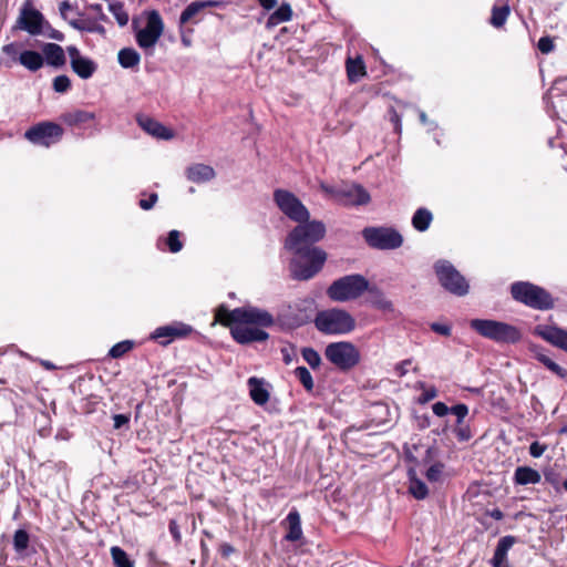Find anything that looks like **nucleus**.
Here are the masks:
<instances>
[{"mask_svg": "<svg viewBox=\"0 0 567 567\" xmlns=\"http://www.w3.org/2000/svg\"><path fill=\"white\" fill-rule=\"evenodd\" d=\"M326 227L319 220L299 223L290 233V248L293 258L290 262V272L297 280H308L317 275L327 260V254L313 244L323 238Z\"/></svg>", "mask_w": 567, "mask_h": 567, "instance_id": "f257e3e1", "label": "nucleus"}, {"mask_svg": "<svg viewBox=\"0 0 567 567\" xmlns=\"http://www.w3.org/2000/svg\"><path fill=\"white\" fill-rule=\"evenodd\" d=\"M215 317L219 323L230 329L231 337L240 344L267 340L269 336L264 328L274 323L268 311L249 305L233 310L219 306Z\"/></svg>", "mask_w": 567, "mask_h": 567, "instance_id": "f03ea898", "label": "nucleus"}, {"mask_svg": "<svg viewBox=\"0 0 567 567\" xmlns=\"http://www.w3.org/2000/svg\"><path fill=\"white\" fill-rule=\"evenodd\" d=\"M316 328L324 334H348L355 329V319L344 309L331 308L318 312Z\"/></svg>", "mask_w": 567, "mask_h": 567, "instance_id": "7ed1b4c3", "label": "nucleus"}, {"mask_svg": "<svg viewBox=\"0 0 567 567\" xmlns=\"http://www.w3.org/2000/svg\"><path fill=\"white\" fill-rule=\"evenodd\" d=\"M369 289V281L362 275H348L334 280L327 289V296L334 302H347L361 297Z\"/></svg>", "mask_w": 567, "mask_h": 567, "instance_id": "20e7f679", "label": "nucleus"}, {"mask_svg": "<svg viewBox=\"0 0 567 567\" xmlns=\"http://www.w3.org/2000/svg\"><path fill=\"white\" fill-rule=\"evenodd\" d=\"M512 297L533 309L549 310L554 308V299L544 288L528 281H518L511 287Z\"/></svg>", "mask_w": 567, "mask_h": 567, "instance_id": "39448f33", "label": "nucleus"}, {"mask_svg": "<svg viewBox=\"0 0 567 567\" xmlns=\"http://www.w3.org/2000/svg\"><path fill=\"white\" fill-rule=\"evenodd\" d=\"M470 327L484 338L496 342H516L520 339L518 329L506 322L489 319H473Z\"/></svg>", "mask_w": 567, "mask_h": 567, "instance_id": "423d86ee", "label": "nucleus"}, {"mask_svg": "<svg viewBox=\"0 0 567 567\" xmlns=\"http://www.w3.org/2000/svg\"><path fill=\"white\" fill-rule=\"evenodd\" d=\"M326 359L339 370L349 371L361 360L359 349L349 341L329 343L324 349Z\"/></svg>", "mask_w": 567, "mask_h": 567, "instance_id": "0eeeda50", "label": "nucleus"}, {"mask_svg": "<svg viewBox=\"0 0 567 567\" xmlns=\"http://www.w3.org/2000/svg\"><path fill=\"white\" fill-rule=\"evenodd\" d=\"M362 237L370 247L379 250H393L403 244L402 235L391 227H365Z\"/></svg>", "mask_w": 567, "mask_h": 567, "instance_id": "6e6552de", "label": "nucleus"}, {"mask_svg": "<svg viewBox=\"0 0 567 567\" xmlns=\"http://www.w3.org/2000/svg\"><path fill=\"white\" fill-rule=\"evenodd\" d=\"M437 279L442 287L451 293L464 296L468 292V284L465 278L446 260H439L434 265Z\"/></svg>", "mask_w": 567, "mask_h": 567, "instance_id": "1a4fd4ad", "label": "nucleus"}, {"mask_svg": "<svg viewBox=\"0 0 567 567\" xmlns=\"http://www.w3.org/2000/svg\"><path fill=\"white\" fill-rule=\"evenodd\" d=\"M164 31V23L155 10L147 14L146 25L136 31L135 39L140 48L153 50Z\"/></svg>", "mask_w": 567, "mask_h": 567, "instance_id": "9d476101", "label": "nucleus"}, {"mask_svg": "<svg viewBox=\"0 0 567 567\" xmlns=\"http://www.w3.org/2000/svg\"><path fill=\"white\" fill-rule=\"evenodd\" d=\"M63 135V128L52 122H42L30 127L24 136L28 141L35 145L49 147L59 142Z\"/></svg>", "mask_w": 567, "mask_h": 567, "instance_id": "9b49d317", "label": "nucleus"}, {"mask_svg": "<svg viewBox=\"0 0 567 567\" xmlns=\"http://www.w3.org/2000/svg\"><path fill=\"white\" fill-rule=\"evenodd\" d=\"M42 13L34 9L30 1H27L20 10L16 27L27 31L31 35H38L42 33Z\"/></svg>", "mask_w": 567, "mask_h": 567, "instance_id": "f8f14e48", "label": "nucleus"}, {"mask_svg": "<svg viewBox=\"0 0 567 567\" xmlns=\"http://www.w3.org/2000/svg\"><path fill=\"white\" fill-rule=\"evenodd\" d=\"M193 332V327L186 324L184 322H173L171 324L162 326L156 328L152 334L151 339L158 340V342L163 346H167L173 340L177 338L187 337Z\"/></svg>", "mask_w": 567, "mask_h": 567, "instance_id": "ddd939ff", "label": "nucleus"}, {"mask_svg": "<svg viewBox=\"0 0 567 567\" xmlns=\"http://www.w3.org/2000/svg\"><path fill=\"white\" fill-rule=\"evenodd\" d=\"M66 52L70 56V64L75 74L81 79H90L97 69L96 63L85 56H82L79 49L74 45L66 48Z\"/></svg>", "mask_w": 567, "mask_h": 567, "instance_id": "4468645a", "label": "nucleus"}, {"mask_svg": "<svg viewBox=\"0 0 567 567\" xmlns=\"http://www.w3.org/2000/svg\"><path fill=\"white\" fill-rule=\"evenodd\" d=\"M312 302L309 299H302L293 305H289L286 311V327L297 328L310 320Z\"/></svg>", "mask_w": 567, "mask_h": 567, "instance_id": "2eb2a0df", "label": "nucleus"}, {"mask_svg": "<svg viewBox=\"0 0 567 567\" xmlns=\"http://www.w3.org/2000/svg\"><path fill=\"white\" fill-rule=\"evenodd\" d=\"M338 204L343 206H360L370 203L371 197L368 190L359 184L341 187Z\"/></svg>", "mask_w": 567, "mask_h": 567, "instance_id": "dca6fc26", "label": "nucleus"}, {"mask_svg": "<svg viewBox=\"0 0 567 567\" xmlns=\"http://www.w3.org/2000/svg\"><path fill=\"white\" fill-rule=\"evenodd\" d=\"M535 333L551 346L567 352V330L556 326H537Z\"/></svg>", "mask_w": 567, "mask_h": 567, "instance_id": "f3484780", "label": "nucleus"}, {"mask_svg": "<svg viewBox=\"0 0 567 567\" xmlns=\"http://www.w3.org/2000/svg\"><path fill=\"white\" fill-rule=\"evenodd\" d=\"M224 2L219 0H198L189 3L179 17V24L184 25L190 21L198 22L196 17L206 8H219L223 7Z\"/></svg>", "mask_w": 567, "mask_h": 567, "instance_id": "a211bd4d", "label": "nucleus"}, {"mask_svg": "<svg viewBox=\"0 0 567 567\" xmlns=\"http://www.w3.org/2000/svg\"><path fill=\"white\" fill-rule=\"evenodd\" d=\"M286 217L296 223L309 220L310 213L308 208L293 194L286 192Z\"/></svg>", "mask_w": 567, "mask_h": 567, "instance_id": "6ab92c4d", "label": "nucleus"}, {"mask_svg": "<svg viewBox=\"0 0 567 567\" xmlns=\"http://www.w3.org/2000/svg\"><path fill=\"white\" fill-rule=\"evenodd\" d=\"M136 121L146 133L156 138L167 141L174 137V133L172 130L167 128L162 123L155 121L152 117L138 115Z\"/></svg>", "mask_w": 567, "mask_h": 567, "instance_id": "aec40b11", "label": "nucleus"}, {"mask_svg": "<svg viewBox=\"0 0 567 567\" xmlns=\"http://www.w3.org/2000/svg\"><path fill=\"white\" fill-rule=\"evenodd\" d=\"M515 542L516 539L514 536H504L498 540L492 559L493 567H511L507 560V553Z\"/></svg>", "mask_w": 567, "mask_h": 567, "instance_id": "412c9836", "label": "nucleus"}, {"mask_svg": "<svg viewBox=\"0 0 567 567\" xmlns=\"http://www.w3.org/2000/svg\"><path fill=\"white\" fill-rule=\"evenodd\" d=\"M247 385L249 389V395L256 404L264 405L267 403L269 400V391L262 379L251 377L248 379Z\"/></svg>", "mask_w": 567, "mask_h": 567, "instance_id": "4be33fe9", "label": "nucleus"}, {"mask_svg": "<svg viewBox=\"0 0 567 567\" xmlns=\"http://www.w3.org/2000/svg\"><path fill=\"white\" fill-rule=\"evenodd\" d=\"M42 53L44 61L51 66L61 68L65 64L64 50L56 43H45Z\"/></svg>", "mask_w": 567, "mask_h": 567, "instance_id": "5701e85b", "label": "nucleus"}, {"mask_svg": "<svg viewBox=\"0 0 567 567\" xmlns=\"http://www.w3.org/2000/svg\"><path fill=\"white\" fill-rule=\"evenodd\" d=\"M186 176L193 183H206L215 177V171L209 165L194 164L187 168Z\"/></svg>", "mask_w": 567, "mask_h": 567, "instance_id": "b1692460", "label": "nucleus"}, {"mask_svg": "<svg viewBox=\"0 0 567 567\" xmlns=\"http://www.w3.org/2000/svg\"><path fill=\"white\" fill-rule=\"evenodd\" d=\"M288 523V533L286 534V540L290 542H300V544H303L302 538V528H301V520L299 513L293 509L291 511L287 518Z\"/></svg>", "mask_w": 567, "mask_h": 567, "instance_id": "393cba45", "label": "nucleus"}, {"mask_svg": "<svg viewBox=\"0 0 567 567\" xmlns=\"http://www.w3.org/2000/svg\"><path fill=\"white\" fill-rule=\"evenodd\" d=\"M19 63L31 72H37L44 64V58L41 53L32 50H24L19 55Z\"/></svg>", "mask_w": 567, "mask_h": 567, "instance_id": "a878e982", "label": "nucleus"}, {"mask_svg": "<svg viewBox=\"0 0 567 567\" xmlns=\"http://www.w3.org/2000/svg\"><path fill=\"white\" fill-rule=\"evenodd\" d=\"M540 480L539 472L529 466H518L514 473V482L518 485L538 484Z\"/></svg>", "mask_w": 567, "mask_h": 567, "instance_id": "bb28decb", "label": "nucleus"}, {"mask_svg": "<svg viewBox=\"0 0 567 567\" xmlns=\"http://www.w3.org/2000/svg\"><path fill=\"white\" fill-rule=\"evenodd\" d=\"M369 292L368 302L383 311H392L393 310V303L391 300L386 298L383 291H381L377 287H370L367 290Z\"/></svg>", "mask_w": 567, "mask_h": 567, "instance_id": "cd10ccee", "label": "nucleus"}, {"mask_svg": "<svg viewBox=\"0 0 567 567\" xmlns=\"http://www.w3.org/2000/svg\"><path fill=\"white\" fill-rule=\"evenodd\" d=\"M118 63L124 69H131L140 64L141 56L138 52L132 48H124L117 54Z\"/></svg>", "mask_w": 567, "mask_h": 567, "instance_id": "c85d7f7f", "label": "nucleus"}, {"mask_svg": "<svg viewBox=\"0 0 567 567\" xmlns=\"http://www.w3.org/2000/svg\"><path fill=\"white\" fill-rule=\"evenodd\" d=\"M433 219L432 213L426 208H419L413 217H412V225L417 231H425Z\"/></svg>", "mask_w": 567, "mask_h": 567, "instance_id": "c756f323", "label": "nucleus"}, {"mask_svg": "<svg viewBox=\"0 0 567 567\" xmlns=\"http://www.w3.org/2000/svg\"><path fill=\"white\" fill-rule=\"evenodd\" d=\"M410 478V493L417 499H423L427 496L429 491L424 482L416 477L413 470L409 471Z\"/></svg>", "mask_w": 567, "mask_h": 567, "instance_id": "7c9ffc66", "label": "nucleus"}, {"mask_svg": "<svg viewBox=\"0 0 567 567\" xmlns=\"http://www.w3.org/2000/svg\"><path fill=\"white\" fill-rule=\"evenodd\" d=\"M347 73L351 82H357L365 74V68L361 58L347 60Z\"/></svg>", "mask_w": 567, "mask_h": 567, "instance_id": "2f4dec72", "label": "nucleus"}, {"mask_svg": "<svg viewBox=\"0 0 567 567\" xmlns=\"http://www.w3.org/2000/svg\"><path fill=\"white\" fill-rule=\"evenodd\" d=\"M95 118L94 113L86 111H75L64 115V122L69 125H79L93 121Z\"/></svg>", "mask_w": 567, "mask_h": 567, "instance_id": "473e14b6", "label": "nucleus"}, {"mask_svg": "<svg viewBox=\"0 0 567 567\" xmlns=\"http://www.w3.org/2000/svg\"><path fill=\"white\" fill-rule=\"evenodd\" d=\"M509 16V7L508 6H502V7H493L492 10V17H491V24L495 28H501L505 24L507 18Z\"/></svg>", "mask_w": 567, "mask_h": 567, "instance_id": "72a5a7b5", "label": "nucleus"}, {"mask_svg": "<svg viewBox=\"0 0 567 567\" xmlns=\"http://www.w3.org/2000/svg\"><path fill=\"white\" fill-rule=\"evenodd\" d=\"M110 551L116 567H134L127 554L121 547L113 546Z\"/></svg>", "mask_w": 567, "mask_h": 567, "instance_id": "f704fd0d", "label": "nucleus"}, {"mask_svg": "<svg viewBox=\"0 0 567 567\" xmlns=\"http://www.w3.org/2000/svg\"><path fill=\"white\" fill-rule=\"evenodd\" d=\"M295 375L308 392H311L313 390V386H315L313 379L307 368L298 367L295 370Z\"/></svg>", "mask_w": 567, "mask_h": 567, "instance_id": "c9c22d12", "label": "nucleus"}, {"mask_svg": "<svg viewBox=\"0 0 567 567\" xmlns=\"http://www.w3.org/2000/svg\"><path fill=\"white\" fill-rule=\"evenodd\" d=\"M29 546V534L24 529H18L13 536V548L17 553H23Z\"/></svg>", "mask_w": 567, "mask_h": 567, "instance_id": "e433bc0d", "label": "nucleus"}, {"mask_svg": "<svg viewBox=\"0 0 567 567\" xmlns=\"http://www.w3.org/2000/svg\"><path fill=\"white\" fill-rule=\"evenodd\" d=\"M302 358L312 368L317 369L321 364V357L320 354L312 348H303L302 351Z\"/></svg>", "mask_w": 567, "mask_h": 567, "instance_id": "4c0bfd02", "label": "nucleus"}, {"mask_svg": "<svg viewBox=\"0 0 567 567\" xmlns=\"http://www.w3.org/2000/svg\"><path fill=\"white\" fill-rule=\"evenodd\" d=\"M132 348H133L132 341H130V340L121 341V342L114 344L110 349L109 355L114 359H117V358H121L122 355H124L125 353H127L130 350H132Z\"/></svg>", "mask_w": 567, "mask_h": 567, "instance_id": "58836bf2", "label": "nucleus"}, {"mask_svg": "<svg viewBox=\"0 0 567 567\" xmlns=\"http://www.w3.org/2000/svg\"><path fill=\"white\" fill-rule=\"evenodd\" d=\"M179 237H181V233L178 230H171L168 233L166 244H167L171 252L176 254L182 250L183 244H182Z\"/></svg>", "mask_w": 567, "mask_h": 567, "instance_id": "ea45409f", "label": "nucleus"}, {"mask_svg": "<svg viewBox=\"0 0 567 567\" xmlns=\"http://www.w3.org/2000/svg\"><path fill=\"white\" fill-rule=\"evenodd\" d=\"M21 44L11 42L2 47V52L11 59V62H19Z\"/></svg>", "mask_w": 567, "mask_h": 567, "instance_id": "a19ab883", "label": "nucleus"}, {"mask_svg": "<svg viewBox=\"0 0 567 567\" xmlns=\"http://www.w3.org/2000/svg\"><path fill=\"white\" fill-rule=\"evenodd\" d=\"M71 87V81L66 75H58L53 79V90L58 93H65Z\"/></svg>", "mask_w": 567, "mask_h": 567, "instance_id": "79ce46f5", "label": "nucleus"}, {"mask_svg": "<svg viewBox=\"0 0 567 567\" xmlns=\"http://www.w3.org/2000/svg\"><path fill=\"white\" fill-rule=\"evenodd\" d=\"M451 413L457 417V425H462L463 420L468 414V408L466 404L460 403L451 408Z\"/></svg>", "mask_w": 567, "mask_h": 567, "instance_id": "37998d69", "label": "nucleus"}, {"mask_svg": "<svg viewBox=\"0 0 567 567\" xmlns=\"http://www.w3.org/2000/svg\"><path fill=\"white\" fill-rule=\"evenodd\" d=\"M284 22V4L280 6L268 19L267 21V28H272L275 25L280 24Z\"/></svg>", "mask_w": 567, "mask_h": 567, "instance_id": "c03bdc74", "label": "nucleus"}, {"mask_svg": "<svg viewBox=\"0 0 567 567\" xmlns=\"http://www.w3.org/2000/svg\"><path fill=\"white\" fill-rule=\"evenodd\" d=\"M120 25H125L128 22V16L122 10L118 4L110 6Z\"/></svg>", "mask_w": 567, "mask_h": 567, "instance_id": "a18cd8bd", "label": "nucleus"}, {"mask_svg": "<svg viewBox=\"0 0 567 567\" xmlns=\"http://www.w3.org/2000/svg\"><path fill=\"white\" fill-rule=\"evenodd\" d=\"M443 466L441 464H434L426 471V478L431 482H436L442 475Z\"/></svg>", "mask_w": 567, "mask_h": 567, "instance_id": "49530a36", "label": "nucleus"}, {"mask_svg": "<svg viewBox=\"0 0 567 567\" xmlns=\"http://www.w3.org/2000/svg\"><path fill=\"white\" fill-rule=\"evenodd\" d=\"M320 188L329 198H331L332 200H334L337 203L339 202V196L337 194L341 193V187L336 188V187L329 186L327 184H321Z\"/></svg>", "mask_w": 567, "mask_h": 567, "instance_id": "de8ad7c7", "label": "nucleus"}, {"mask_svg": "<svg viewBox=\"0 0 567 567\" xmlns=\"http://www.w3.org/2000/svg\"><path fill=\"white\" fill-rule=\"evenodd\" d=\"M534 357L542 364H544L547 369H549V367L554 362V360L549 355H547L543 350H539V349L534 350Z\"/></svg>", "mask_w": 567, "mask_h": 567, "instance_id": "09e8293b", "label": "nucleus"}, {"mask_svg": "<svg viewBox=\"0 0 567 567\" xmlns=\"http://www.w3.org/2000/svg\"><path fill=\"white\" fill-rule=\"evenodd\" d=\"M538 49L542 53H549L554 49L553 40L548 37H543L538 41Z\"/></svg>", "mask_w": 567, "mask_h": 567, "instance_id": "8fccbe9b", "label": "nucleus"}, {"mask_svg": "<svg viewBox=\"0 0 567 567\" xmlns=\"http://www.w3.org/2000/svg\"><path fill=\"white\" fill-rule=\"evenodd\" d=\"M69 22L76 30L89 31V32L94 31L92 23H90V22H86L83 20H70Z\"/></svg>", "mask_w": 567, "mask_h": 567, "instance_id": "3c124183", "label": "nucleus"}, {"mask_svg": "<svg viewBox=\"0 0 567 567\" xmlns=\"http://www.w3.org/2000/svg\"><path fill=\"white\" fill-rule=\"evenodd\" d=\"M433 413L436 416H445L449 412H451V409L443 402H436L432 405Z\"/></svg>", "mask_w": 567, "mask_h": 567, "instance_id": "603ef678", "label": "nucleus"}, {"mask_svg": "<svg viewBox=\"0 0 567 567\" xmlns=\"http://www.w3.org/2000/svg\"><path fill=\"white\" fill-rule=\"evenodd\" d=\"M157 199H158L157 194L153 193L150 195L148 199H141L138 202V205L142 209L148 210V209L153 208V206L156 204Z\"/></svg>", "mask_w": 567, "mask_h": 567, "instance_id": "864d4df0", "label": "nucleus"}, {"mask_svg": "<svg viewBox=\"0 0 567 567\" xmlns=\"http://www.w3.org/2000/svg\"><path fill=\"white\" fill-rule=\"evenodd\" d=\"M548 370L563 380L567 379V369L559 365L555 361L551 363Z\"/></svg>", "mask_w": 567, "mask_h": 567, "instance_id": "5fc2aeb1", "label": "nucleus"}, {"mask_svg": "<svg viewBox=\"0 0 567 567\" xmlns=\"http://www.w3.org/2000/svg\"><path fill=\"white\" fill-rule=\"evenodd\" d=\"M546 451V445H542L538 442H533L529 446V453L533 457H540Z\"/></svg>", "mask_w": 567, "mask_h": 567, "instance_id": "6e6d98bb", "label": "nucleus"}, {"mask_svg": "<svg viewBox=\"0 0 567 567\" xmlns=\"http://www.w3.org/2000/svg\"><path fill=\"white\" fill-rule=\"evenodd\" d=\"M431 329L434 332H436L439 334H442V336H450L451 334V328H450V326H446V324L434 322V323L431 324Z\"/></svg>", "mask_w": 567, "mask_h": 567, "instance_id": "4d7b16f0", "label": "nucleus"}, {"mask_svg": "<svg viewBox=\"0 0 567 567\" xmlns=\"http://www.w3.org/2000/svg\"><path fill=\"white\" fill-rule=\"evenodd\" d=\"M412 363L410 359L402 361L395 365V372L399 377H404L409 371V365Z\"/></svg>", "mask_w": 567, "mask_h": 567, "instance_id": "13d9d810", "label": "nucleus"}, {"mask_svg": "<svg viewBox=\"0 0 567 567\" xmlns=\"http://www.w3.org/2000/svg\"><path fill=\"white\" fill-rule=\"evenodd\" d=\"M168 528H169V533L172 534L175 542L179 543L182 539V535H181L179 527H178L176 520H171Z\"/></svg>", "mask_w": 567, "mask_h": 567, "instance_id": "bf43d9fd", "label": "nucleus"}, {"mask_svg": "<svg viewBox=\"0 0 567 567\" xmlns=\"http://www.w3.org/2000/svg\"><path fill=\"white\" fill-rule=\"evenodd\" d=\"M437 396V391L434 388H430L422 393L421 402H429Z\"/></svg>", "mask_w": 567, "mask_h": 567, "instance_id": "052dcab7", "label": "nucleus"}, {"mask_svg": "<svg viewBox=\"0 0 567 567\" xmlns=\"http://www.w3.org/2000/svg\"><path fill=\"white\" fill-rule=\"evenodd\" d=\"M113 421H114V427L115 429H120L124 424L128 423L130 419H128L127 415L116 414V415L113 416Z\"/></svg>", "mask_w": 567, "mask_h": 567, "instance_id": "680f3d73", "label": "nucleus"}, {"mask_svg": "<svg viewBox=\"0 0 567 567\" xmlns=\"http://www.w3.org/2000/svg\"><path fill=\"white\" fill-rule=\"evenodd\" d=\"M456 435L461 441H468L471 439V432L468 427L460 426L456 430Z\"/></svg>", "mask_w": 567, "mask_h": 567, "instance_id": "e2e57ef3", "label": "nucleus"}, {"mask_svg": "<svg viewBox=\"0 0 567 567\" xmlns=\"http://www.w3.org/2000/svg\"><path fill=\"white\" fill-rule=\"evenodd\" d=\"M60 12H61V16L64 18V19H68V11L72 10V6L70 4L69 1H62L60 3Z\"/></svg>", "mask_w": 567, "mask_h": 567, "instance_id": "0e129e2a", "label": "nucleus"}, {"mask_svg": "<svg viewBox=\"0 0 567 567\" xmlns=\"http://www.w3.org/2000/svg\"><path fill=\"white\" fill-rule=\"evenodd\" d=\"M275 202L278 205V207L284 210V190L277 189L275 192Z\"/></svg>", "mask_w": 567, "mask_h": 567, "instance_id": "69168bd1", "label": "nucleus"}, {"mask_svg": "<svg viewBox=\"0 0 567 567\" xmlns=\"http://www.w3.org/2000/svg\"><path fill=\"white\" fill-rule=\"evenodd\" d=\"M258 2L266 10H270V9L275 8V6L277 4V0H258Z\"/></svg>", "mask_w": 567, "mask_h": 567, "instance_id": "338daca9", "label": "nucleus"}, {"mask_svg": "<svg viewBox=\"0 0 567 567\" xmlns=\"http://www.w3.org/2000/svg\"><path fill=\"white\" fill-rule=\"evenodd\" d=\"M49 38L51 39H54V40H58V41H62L63 40V34L58 31V30H53L50 34H49Z\"/></svg>", "mask_w": 567, "mask_h": 567, "instance_id": "774afa93", "label": "nucleus"}]
</instances>
